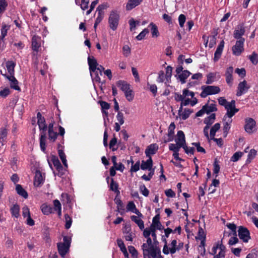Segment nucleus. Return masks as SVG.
Listing matches in <instances>:
<instances>
[{
	"label": "nucleus",
	"instance_id": "obj_50",
	"mask_svg": "<svg viewBox=\"0 0 258 258\" xmlns=\"http://www.w3.org/2000/svg\"><path fill=\"white\" fill-rule=\"evenodd\" d=\"M58 134L53 131H48L49 140L51 142H54L57 138Z\"/></svg>",
	"mask_w": 258,
	"mask_h": 258
},
{
	"label": "nucleus",
	"instance_id": "obj_11",
	"mask_svg": "<svg viewBox=\"0 0 258 258\" xmlns=\"http://www.w3.org/2000/svg\"><path fill=\"white\" fill-rule=\"evenodd\" d=\"M175 141L181 148L186 145L185 136L182 131H179L177 132Z\"/></svg>",
	"mask_w": 258,
	"mask_h": 258
},
{
	"label": "nucleus",
	"instance_id": "obj_56",
	"mask_svg": "<svg viewBox=\"0 0 258 258\" xmlns=\"http://www.w3.org/2000/svg\"><path fill=\"white\" fill-rule=\"evenodd\" d=\"M122 53L125 57H128L131 54V48L128 45H125L123 46Z\"/></svg>",
	"mask_w": 258,
	"mask_h": 258
},
{
	"label": "nucleus",
	"instance_id": "obj_3",
	"mask_svg": "<svg viewBox=\"0 0 258 258\" xmlns=\"http://www.w3.org/2000/svg\"><path fill=\"white\" fill-rule=\"evenodd\" d=\"M210 253L214 255L213 258H224L225 255V247L220 242L215 243Z\"/></svg>",
	"mask_w": 258,
	"mask_h": 258
},
{
	"label": "nucleus",
	"instance_id": "obj_6",
	"mask_svg": "<svg viewBox=\"0 0 258 258\" xmlns=\"http://www.w3.org/2000/svg\"><path fill=\"white\" fill-rule=\"evenodd\" d=\"M244 130L249 135L256 131V122L254 119L250 117L245 118Z\"/></svg>",
	"mask_w": 258,
	"mask_h": 258
},
{
	"label": "nucleus",
	"instance_id": "obj_33",
	"mask_svg": "<svg viewBox=\"0 0 258 258\" xmlns=\"http://www.w3.org/2000/svg\"><path fill=\"white\" fill-rule=\"evenodd\" d=\"M131 219L138 225V226L141 230L144 228V223L142 219H141L140 218H138L136 216H131Z\"/></svg>",
	"mask_w": 258,
	"mask_h": 258
},
{
	"label": "nucleus",
	"instance_id": "obj_48",
	"mask_svg": "<svg viewBox=\"0 0 258 258\" xmlns=\"http://www.w3.org/2000/svg\"><path fill=\"white\" fill-rule=\"evenodd\" d=\"M64 218L66 222L65 227L66 229H69L71 227L72 223V218L68 214H65Z\"/></svg>",
	"mask_w": 258,
	"mask_h": 258
},
{
	"label": "nucleus",
	"instance_id": "obj_45",
	"mask_svg": "<svg viewBox=\"0 0 258 258\" xmlns=\"http://www.w3.org/2000/svg\"><path fill=\"white\" fill-rule=\"evenodd\" d=\"M124 94L126 99L128 101H132L134 97V94L133 93L132 90L130 88L126 92H124Z\"/></svg>",
	"mask_w": 258,
	"mask_h": 258
},
{
	"label": "nucleus",
	"instance_id": "obj_17",
	"mask_svg": "<svg viewBox=\"0 0 258 258\" xmlns=\"http://www.w3.org/2000/svg\"><path fill=\"white\" fill-rule=\"evenodd\" d=\"M233 73V68L232 67H228L225 72V78L226 83L231 85L233 81L232 74Z\"/></svg>",
	"mask_w": 258,
	"mask_h": 258
},
{
	"label": "nucleus",
	"instance_id": "obj_22",
	"mask_svg": "<svg viewBox=\"0 0 258 258\" xmlns=\"http://www.w3.org/2000/svg\"><path fill=\"white\" fill-rule=\"evenodd\" d=\"M88 61L90 73H92V72H94L97 70V67L98 66V64L97 63L96 60L93 57L91 58L90 57H89L88 58Z\"/></svg>",
	"mask_w": 258,
	"mask_h": 258
},
{
	"label": "nucleus",
	"instance_id": "obj_42",
	"mask_svg": "<svg viewBox=\"0 0 258 258\" xmlns=\"http://www.w3.org/2000/svg\"><path fill=\"white\" fill-rule=\"evenodd\" d=\"M41 208L42 213L45 215H49L52 212V208L46 204H43Z\"/></svg>",
	"mask_w": 258,
	"mask_h": 258
},
{
	"label": "nucleus",
	"instance_id": "obj_14",
	"mask_svg": "<svg viewBox=\"0 0 258 258\" xmlns=\"http://www.w3.org/2000/svg\"><path fill=\"white\" fill-rule=\"evenodd\" d=\"M224 47V40H222L220 44L218 45L216 50L214 53V61H217L220 58L221 54L222 53L223 48Z\"/></svg>",
	"mask_w": 258,
	"mask_h": 258
},
{
	"label": "nucleus",
	"instance_id": "obj_62",
	"mask_svg": "<svg viewBox=\"0 0 258 258\" xmlns=\"http://www.w3.org/2000/svg\"><path fill=\"white\" fill-rule=\"evenodd\" d=\"M110 188L111 190H112L115 192H116V191L118 192V185L116 182H114L113 178L111 179V183L110 185Z\"/></svg>",
	"mask_w": 258,
	"mask_h": 258
},
{
	"label": "nucleus",
	"instance_id": "obj_1",
	"mask_svg": "<svg viewBox=\"0 0 258 258\" xmlns=\"http://www.w3.org/2000/svg\"><path fill=\"white\" fill-rule=\"evenodd\" d=\"M147 242L142 245V249L144 258H163L161 255L160 249L152 244L150 237H147Z\"/></svg>",
	"mask_w": 258,
	"mask_h": 258
},
{
	"label": "nucleus",
	"instance_id": "obj_35",
	"mask_svg": "<svg viewBox=\"0 0 258 258\" xmlns=\"http://www.w3.org/2000/svg\"><path fill=\"white\" fill-rule=\"evenodd\" d=\"M174 128H175V125H174V123H171L169 127V128H168V139L167 141H165V142H170V141H171L173 140V134H174L173 130L174 129Z\"/></svg>",
	"mask_w": 258,
	"mask_h": 258
},
{
	"label": "nucleus",
	"instance_id": "obj_5",
	"mask_svg": "<svg viewBox=\"0 0 258 258\" xmlns=\"http://www.w3.org/2000/svg\"><path fill=\"white\" fill-rule=\"evenodd\" d=\"M201 96L205 98L208 95L218 94L220 92L219 87L215 86H204L202 87Z\"/></svg>",
	"mask_w": 258,
	"mask_h": 258
},
{
	"label": "nucleus",
	"instance_id": "obj_31",
	"mask_svg": "<svg viewBox=\"0 0 258 258\" xmlns=\"http://www.w3.org/2000/svg\"><path fill=\"white\" fill-rule=\"evenodd\" d=\"M206 235L203 229L202 228H200L199 229L198 236H196L197 239H199L201 241V244H205V240Z\"/></svg>",
	"mask_w": 258,
	"mask_h": 258
},
{
	"label": "nucleus",
	"instance_id": "obj_25",
	"mask_svg": "<svg viewBox=\"0 0 258 258\" xmlns=\"http://www.w3.org/2000/svg\"><path fill=\"white\" fill-rule=\"evenodd\" d=\"M221 125L219 123H215L211 128L210 132L209 139H214L216 132L220 128Z\"/></svg>",
	"mask_w": 258,
	"mask_h": 258
},
{
	"label": "nucleus",
	"instance_id": "obj_57",
	"mask_svg": "<svg viewBox=\"0 0 258 258\" xmlns=\"http://www.w3.org/2000/svg\"><path fill=\"white\" fill-rule=\"evenodd\" d=\"M258 255V251L254 248L252 249L250 252H249L247 256H246V258H257Z\"/></svg>",
	"mask_w": 258,
	"mask_h": 258
},
{
	"label": "nucleus",
	"instance_id": "obj_51",
	"mask_svg": "<svg viewBox=\"0 0 258 258\" xmlns=\"http://www.w3.org/2000/svg\"><path fill=\"white\" fill-rule=\"evenodd\" d=\"M58 154H59V157H60V159L61 160V161H62L63 164L64 165V166L65 167H67L68 165H67V160L66 158L65 154L61 150L58 151Z\"/></svg>",
	"mask_w": 258,
	"mask_h": 258
},
{
	"label": "nucleus",
	"instance_id": "obj_32",
	"mask_svg": "<svg viewBox=\"0 0 258 258\" xmlns=\"http://www.w3.org/2000/svg\"><path fill=\"white\" fill-rule=\"evenodd\" d=\"M257 152L254 149H251L247 155V158L246 160V164L249 163L256 156Z\"/></svg>",
	"mask_w": 258,
	"mask_h": 258
},
{
	"label": "nucleus",
	"instance_id": "obj_49",
	"mask_svg": "<svg viewBox=\"0 0 258 258\" xmlns=\"http://www.w3.org/2000/svg\"><path fill=\"white\" fill-rule=\"evenodd\" d=\"M242 36V27L238 26V28L235 30L234 33V36L235 38L238 39L241 38Z\"/></svg>",
	"mask_w": 258,
	"mask_h": 258
},
{
	"label": "nucleus",
	"instance_id": "obj_18",
	"mask_svg": "<svg viewBox=\"0 0 258 258\" xmlns=\"http://www.w3.org/2000/svg\"><path fill=\"white\" fill-rule=\"evenodd\" d=\"M191 112L189 109L185 108L183 110V108L181 109L180 107L178 110V116H177L176 118H177L179 117L183 120H185L189 117Z\"/></svg>",
	"mask_w": 258,
	"mask_h": 258
},
{
	"label": "nucleus",
	"instance_id": "obj_39",
	"mask_svg": "<svg viewBox=\"0 0 258 258\" xmlns=\"http://www.w3.org/2000/svg\"><path fill=\"white\" fill-rule=\"evenodd\" d=\"M11 211L12 215L16 218H18L19 216L20 207L18 205H13L11 209Z\"/></svg>",
	"mask_w": 258,
	"mask_h": 258
},
{
	"label": "nucleus",
	"instance_id": "obj_29",
	"mask_svg": "<svg viewBox=\"0 0 258 258\" xmlns=\"http://www.w3.org/2000/svg\"><path fill=\"white\" fill-rule=\"evenodd\" d=\"M40 146L41 150L44 152L46 149V135L45 133H41Z\"/></svg>",
	"mask_w": 258,
	"mask_h": 258
},
{
	"label": "nucleus",
	"instance_id": "obj_60",
	"mask_svg": "<svg viewBox=\"0 0 258 258\" xmlns=\"http://www.w3.org/2000/svg\"><path fill=\"white\" fill-rule=\"evenodd\" d=\"M10 93V89L8 87L3 88L0 91V96L3 98L6 97Z\"/></svg>",
	"mask_w": 258,
	"mask_h": 258
},
{
	"label": "nucleus",
	"instance_id": "obj_12",
	"mask_svg": "<svg viewBox=\"0 0 258 258\" xmlns=\"http://www.w3.org/2000/svg\"><path fill=\"white\" fill-rule=\"evenodd\" d=\"M158 149V146L156 144H152L148 146L145 150V154L147 157H151V155L155 154Z\"/></svg>",
	"mask_w": 258,
	"mask_h": 258
},
{
	"label": "nucleus",
	"instance_id": "obj_58",
	"mask_svg": "<svg viewBox=\"0 0 258 258\" xmlns=\"http://www.w3.org/2000/svg\"><path fill=\"white\" fill-rule=\"evenodd\" d=\"M116 117L117 120V122L121 124H123L124 123V115L122 112L118 111Z\"/></svg>",
	"mask_w": 258,
	"mask_h": 258
},
{
	"label": "nucleus",
	"instance_id": "obj_30",
	"mask_svg": "<svg viewBox=\"0 0 258 258\" xmlns=\"http://www.w3.org/2000/svg\"><path fill=\"white\" fill-rule=\"evenodd\" d=\"M130 227H125L124 234V238L127 241L133 240V234L132 232H130Z\"/></svg>",
	"mask_w": 258,
	"mask_h": 258
},
{
	"label": "nucleus",
	"instance_id": "obj_54",
	"mask_svg": "<svg viewBox=\"0 0 258 258\" xmlns=\"http://www.w3.org/2000/svg\"><path fill=\"white\" fill-rule=\"evenodd\" d=\"M242 156V153L241 152H237L235 153L231 157L230 161L232 162L237 161Z\"/></svg>",
	"mask_w": 258,
	"mask_h": 258
},
{
	"label": "nucleus",
	"instance_id": "obj_7",
	"mask_svg": "<svg viewBox=\"0 0 258 258\" xmlns=\"http://www.w3.org/2000/svg\"><path fill=\"white\" fill-rule=\"evenodd\" d=\"M119 20V14L116 12H111L108 18V23L110 29L113 31L116 30L118 25Z\"/></svg>",
	"mask_w": 258,
	"mask_h": 258
},
{
	"label": "nucleus",
	"instance_id": "obj_13",
	"mask_svg": "<svg viewBox=\"0 0 258 258\" xmlns=\"http://www.w3.org/2000/svg\"><path fill=\"white\" fill-rule=\"evenodd\" d=\"M44 181V179L42 173L40 171L37 170L34 177V185L35 186H39L43 183Z\"/></svg>",
	"mask_w": 258,
	"mask_h": 258
},
{
	"label": "nucleus",
	"instance_id": "obj_20",
	"mask_svg": "<svg viewBox=\"0 0 258 258\" xmlns=\"http://www.w3.org/2000/svg\"><path fill=\"white\" fill-rule=\"evenodd\" d=\"M152 165V160L151 157H150L146 161H142L141 165V168L142 170L148 169V170H153Z\"/></svg>",
	"mask_w": 258,
	"mask_h": 258
},
{
	"label": "nucleus",
	"instance_id": "obj_61",
	"mask_svg": "<svg viewBox=\"0 0 258 258\" xmlns=\"http://www.w3.org/2000/svg\"><path fill=\"white\" fill-rule=\"evenodd\" d=\"M140 191L142 193L143 195H144L145 197H147L149 195V190L146 188L145 185L144 184H142L140 185Z\"/></svg>",
	"mask_w": 258,
	"mask_h": 258
},
{
	"label": "nucleus",
	"instance_id": "obj_52",
	"mask_svg": "<svg viewBox=\"0 0 258 258\" xmlns=\"http://www.w3.org/2000/svg\"><path fill=\"white\" fill-rule=\"evenodd\" d=\"M117 143V139L114 137L113 138L109 143V147L112 151H115L117 148L115 147Z\"/></svg>",
	"mask_w": 258,
	"mask_h": 258
},
{
	"label": "nucleus",
	"instance_id": "obj_2",
	"mask_svg": "<svg viewBox=\"0 0 258 258\" xmlns=\"http://www.w3.org/2000/svg\"><path fill=\"white\" fill-rule=\"evenodd\" d=\"M218 102L220 105L224 106L227 110V112L223 117L224 120H226L227 117H232L238 110L235 108V101L234 100L228 102L224 97H221L218 99Z\"/></svg>",
	"mask_w": 258,
	"mask_h": 258
},
{
	"label": "nucleus",
	"instance_id": "obj_59",
	"mask_svg": "<svg viewBox=\"0 0 258 258\" xmlns=\"http://www.w3.org/2000/svg\"><path fill=\"white\" fill-rule=\"evenodd\" d=\"M181 147L176 144H170L169 145V149L173 152H179V149Z\"/></svg>",
	"mask_w": 258,
	"mask_h": 258
},
{
	"label": "nucleus",
	"instance_id": "obj_21",
	"mask_svg": "<svg viewBox=\"0 0 258 258\" xmlns=\"http://www.w3.org/2000/svg\"><path fill=\"white\" fill-rule=\"evenodd\" d=\"M40 46V38L38 36H34L32 40V48L34 51L37 52L38 48Z\"/></svg>",
	"mask_w": 258,
	"mask_h": 258
},
{
	"label": "nucleus",
	"instance_id": "obj_34",
	"mask_svg": "<svg viewBox=\"0 0 258 258\" xmlns=\"http://www.w3.org/2000/svg\"><path fill=\"white\" fill-rule=\"evenodd\" d=\"M16 189L17 192V193L24 197V198L26 199L28 197V194L26 192V191L23 189L22 187V186L20 184L16 185Z\"/></svg>",
	"mask_w": 258,
	"mask_h": 258
},
{
	"label": "nucleus",
	"instance_id": "obj_9",
	"mask_svg": "<svg viewBox=\"0 0 258 258\" xmlns=\"http://www.w3.org/2000/svg\"><path fill=\"white\" fill-rule=\"evenodd\" d=\"M1 74L5 77L10 82V85L12 89L17 91H20V88L18 86V82L14 77V75L9 76L6 73H3V71H1Z\"/></svg>",
	"mask_w": 258,
	"mask_h": 258
},
{
	"label": "nucleus",
	"instance_id": "obj_47",
	"mask_svg": "<svg viewBox=\"0 0 258 258\" xmlns=\"http://www.w3.org/2000/svg\"><path fill=\"white\" fill-rule=\"evenodd\" d=\"M92 76L93 80L96 82H100V77L101 76L99 74V72H98L97 70L94 72H92V73H90Z\"/></svg>",
	"mask_w": 258,
	"mask_h": 258
},
{
	"label": "nucleus",
	"instance_id": "obj_4",
	"mask_svg": "<svg viewBox=\"0 0 258 258\" xmlns=\"http://www.w3.org/2000/svg\"><path fill=\"white\" fill-rule=\"evenodd\" d=\"M63 240V243H57L58 251L62 257H64L68 252L71 243V240L67 236H64Z\"/></svg>",
	"mask_w": 258,
	"mask_h": 258
},
{
	"label": "nucleus",
	"instance_id": "obj_46",
	"mask_svg": "<svg viewBox=\"0 0 258 258\" xmlns=\"http://www.w3.org/2000/svg\"><path fill=\"white\" fill-rule=\"evenodd\" d=\"M130 28L131 31H133L135 30L136 27L139 25V22L135 21L134 19H132L129 21Z\"/></svg>",
	"mask_w": 258,
	"mask_h": 258
},
{
	"label": "nucleus",
	"instance_id": "obj_40",
	"mask_svg": "<svg viewBox=\"0 0 258 258\" xmlns=\"http://www.w3.org/2000/svg\"><path fill=\"white\" fill-rule=\"evenodd\" d=\"M149 27H151V33L152 35V37H158L159 36V32L158 30L157 27L156 25L153 23H151L149 25Z\"/></svg>",
	"mask_w": 258,
	"mask_h": 258
},
{
	"label": "nucleus",
	"instance_id": "obj_27",
	"mask_svg": "<svg viewBox=\"0 0 258 258\" xmlns=\"http://www.w3.org/2000/svg\"><path fill=\"white\" fill-rule=\"evenodd\" d=\"M117 243L118 247L120 248V250L123 252L124 256L128 257V254L122 240L121 239H118L117 240Z\"/></svg>",
	"mask_w": 258,
	"mask_h": 258
},
{
	"label": "nucleus",
	"instance_id": "obj_16",
	"mask_svg": "<svg viewBox=\"0 0 258 258\" xmlns=\"http://www.w3.org/2000/svg\"><path fill=\"white\" fill-rule=\"evenodd\" d=\"M15 66V63L13 61H8L6 63V67L7 70V73L6 71H5V72H3V73H6L9 76L14 75V68Z\"/></svg>",
	"mask_w": 258,
	"mask_h": 258
},
{
	"label": "nucleus",
	"instance_id": "obj_63",
	"mask_svg": "<svg viewBox=\"0 0 258 258\" xmlns=\"http://www.w3.org/2000/svg\"><path fill=\"white\" fill-rule=\"evenodd\" d=\"M227 227L231 230V234L235 235L236 233V225L232 223H228L226 225Z\"/></svg>",
	"mask_w": 258,
	"mask_h": 258
},
{
	"label": "nucleus",
	"instance_id": "obj_36",
	"mask_svg": "<svg viewBox=\"0 0 258 258\" xmlns=\"http://www.w3.org/2000/svg\"><path fill=\"white\" fill-rule=\"evenodd\" d=\"M190 73L188 71H183L178 75V77L181 82L183 84L185 82L186 79L190 75Z\"/></svg>",
	"mask_w": 258,
	"mask_h": 258
},
{
	"label": "nucleus",
	"instance_id": "obj_37",
	"mask_svg": "<svg viewBox=\"0 0 258 258\" xmlns=\"http://www.w3.org/2000/svg\"><path fill=\"white\" fill-rule=\"evenodd\" d=\"M152 224L159 230H161L163 228L162 225L159 221L158 216H156L153 218Z\"/></svg>",
	"mask_w": 258,
	"mask_h": 258
},
{
	"label": "nucleus",
	"instance_id": "obj_43",
	"mask_svg": "<svg viewBox=\"0 0 258 258\" xmlns=\"http://www.w3.org/2000/svg\"><path fill=\"white\" fill-rule=\"evenodd\" d=\"M51 161L54 166L56 167V169L58 171H60V170L62 168V166L59 160L56 157L53 156L52 158Z\"/></svg>",
	"mask_w": 258,
	"mask_h": 258
},
{
	"label": "nucleus",
	"instance_id": "obj_55",
	"mask_svg": "<svg viewBox=\"0 0 258 258\" xmlns=\"http://www.w3.org/2000/svg\"><path fill=\"white\" fill-rule=\"evenodd\" d=\"M176 244H177V241L176 240H173L171 241V243L170 244V247L169 248L170 252L171 254H173L176 252V251L177 250V248L176 247Z\"/></svg>",
	"mask_w": 258,
	"mask_h": 258
},
{
	"label": "nucleus",
	"instance_id": "obj_64",
	"mask_svg": "<svg viewBox=\"0 0 258 258\" xmlns=\"http://www.w3.org/2000/svg\"><path fill=\"white\" fill-rule=\"evenodd\" d=\"M132 72L133 75L135 79L136 82H139L140 81V77L139 76V74L136 68L134 67L132 68Z\"/></svg>",
	"mask_w": 258,
	"mask_h": 258
},
{
	"label": "nucleus",
	"instance_id": "obj_44",
	"mask_svg": "<svg viewBox=\"0 0 258 258\" xmlns=\"http://www.w3.org/2000/svg\"><path fill=\"white\" fill-rule=\"evenodd\" d=\"M10 29V27L7 25H3V27L1 30V38L2 39H4L5 36L7 35V32L9 29Z\"/></svg>",
	"mask_w": 258,
	"mask_h": 258
},
{
	"label": "nucleus",
	"instance_id": "obj_26",
	"mask_svg": "<svg viewBox=\"0 0 258 258\" xmlns=\"http://www.w3.org/2000/svg\"><path fill=\"white\" fill-rule=\"evenodd\" d=\"M116 85L119 87L123 92H126L130 89V85L123 81H118L116 83Z\"/></svg>",
	"mask_w": 258,
	"mask_h": 258
},
{
	"label": "nucleus",
	"instance_id": "obj_8",
	"mask_svg": "<svg viewBox=\"0 0 258 258\" xmlns=\"http://www.w3.org/2000/svg\"><path fill=\"white\" fill-rule=\"evenodd\" d=\"M215 119L216 115L215 113H212L204 119V123L206 124V126L204 128L203 132L207 139H209V129L211 125L214 122Z\"/></svg>",
	"mask_w": 258,
	"mask_h": 258
},
{
	"label": "nucleus",
	"instance_id": "obj_38",
	"mask_svg": "<svg viewBox=\"0 0 258 258\" xmlns=\"http://www.w3.org/2000/svg\"><path fill=\"white\" fill-rule=\"evenodd\" d=\"M248 58L253 64L256 65L257 64L258 54L255 52H253L251 54L248 55Z\"/></svg>",
	"mask_w": 258,
	"mask_h": 258
},
{
	"label": "nucleus",
	"instance_id": "obj_41",
	"mask_svg": "<svg viewBox=\"0 0 258 258\" xmlns=\"http://www.w3.org/2000/svg\"><path fill=\"white\" fill-rule=\"evenodd\" d=\"M250 239L249 231L246 228L243 227V242H247Z\"/></svg>",
	"mask_w": 258,
	"mask_h": 258
},
{
	"label": "nucleus",
	"instance_id": "obj_15",
	"mask_svg": "<svg viewBox=\"0 0 258 258\" xmlns=\"http://www.w3.org/2000/svg\"><path fill=\"white\" fill-rule=\"evenodd\" d=\"M38 121L37 123L39 126V128L40 131H42L41 133H44V132L46 130V125L45 124V121L41 114L40 112H38L37 114Z\"/></svg>",
	"mask_w": 258,
	"mask_h": 258
},
{
	"label": "nucleus",
	"instance_id": "obj_19",
	"mask_svg": "<svg viewBox=\"0 0 258 258\" xmlns=\"http://www.w3.org/2000/svg\"><path fill=\"white\" fill-rule=\"evenodd\" d=\"M242 51V41L237 40L235 45L232 47V52L235 55H240Z\"/></svg>",
	"mask_w": 258,
	"mask_h": 258
},
{
	"label": "nucleus",
	"instance_id": "obj_28",
	"mask_svg": "<svg viewBox=\"0 0 258 258\" xmlns=\"http://www.w3.org/2000/svg\"><path fill=\"white\" fill-rule=\"evenodd\" d=\"M8 134V130L6 127H2L0 128V142L4 144L6 141Z\"/></svg>",
	"mask_w": 258,
	"mask_h": 258
},
{
	"label": "nucleus",
	"instance_id": "obj_23",
	"mask_svg": "<svg viewBox=\"0 0 258 258\" xmlns=\"http://www.w3.org/2000/svg\"><path fill=\"white\" fill-rule=\"evenodd\" d=\"M142 0H128L126 5V9L130 11L138 6L142 2Z\"/></svg>",
	"mask_w": 258,
	"mask_h": 258
},
{
	"label": "nucleus",
	"instance_id": "obj_10",
	"mask_svg": "<svg viewBox=\"0 0 258 258\" xmlns=\"http://www.w3.org/2000/svg\"><path fill=\"white\" fill-rule=\"evenodd\" d=\"M217 110V108L214 104H206L203 106L202 108L198 111L196 113L197 116H201L204 114H209Z\"/></svg>",
	"mask_w": 258,
	"mask_h": 258
},
{
	"label": "nucleus",
	"instance_id": "obj_53",
	"mask_svg": "<svg viewBox=\"0 0 258 258\" xmlns=\"http://www.w3.org/2000/svg\"><path fill=\"white\" fill-rule=\"evenodd\" d=\"M149 33L147 29H144L137 37L136 39L138 40H141L143 39L146 35Z\"/></svg>",
	"mask_w": 258,
	"mask_h": 258
},
{
	"label": "nucleus",
	"instance_id": "obj_24",
	"mask_svg": "<svg viewBox=\"0 0 258 258\" xmlns=\"http://www.w3.org/2000/svg\"><path fill=\"white\" fill-rule=\"evenodd\" d=\"M232 117H227V118L226 120H224L225 122L224 124V127H223V134L224 136L226 137L228 134V133L230 128V123L232 122V119H231Z\"/></svg>",
	"mask_w": 258,
	"mask_h": 258
}]
</instances>
